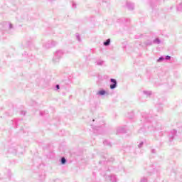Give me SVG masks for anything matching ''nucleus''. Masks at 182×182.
<instances>
[{
  "mask_svg": "<svg viewBox=\"0 0 182 182\" xmlns=\"http://www.w3.org/2000/svg\"><path fill=\"white\" fill-rule=\"evenodd\" d=\"M62 56H63V51L62 50H57L53 58V60L55 63H58V62H59V60H60Z\"/></svg>",
  "mask_w": 182,
  "mask_h": 182,
  "instance_id": "f257e3e1",
  "label": "nucleus"
},
{
  "mask_svg": "<svg viewBox=\"0 0 182 182\" xmlns=\"http://www.w3.org/2000/svg\"><path fill=\"white\" fill-rule=\"evenodd\" d=\"M110 82L111 83H112L110 85V89H116V87H117V81L116 80V79L111 78Z\"/></svg>",
  "mask_w": 182,
  "mask_h": 182,
  "instance_id": "f03ea898",
  "label": "nucleus"
},
{
  "mask_svg": "<svg viewBox=\"0 0 182 182\" xmlns=\"http://www.w3.org/2000/svg\"><path fill=\"white\" fill-rule=\"evenodd\" d=\"M176 134H177L176 130L173 129L172 131H171L169 134V141H171L174 139V136H176Z\"/></svg>",
  "mask_w": 182,
  "mask_h": 182,
  "instance_id": "7ed1b4c3",
  "label": "nucleus"
},
{
  "mask_svg": "<svg viewBox=\"0 0 182 182\" xmlns=\"http://www.w3.org/2000/svg\"><path fill=\"white\" fill-rule=\"evenodd\" d=\"M108 180L111 182H117V178L114 175L109 176Z\"/></svg>",
  "mask_w": 182,
  "mask_h": 182,
  "instance_id": "20e7f679",
  "label": "nucleus"
},
{
  "mask_svg": "<svg viewBox=\"0 0 182 182\" xmlns=\"http://www.w3.org/2000/svg\"><path fill=\"white\" fill-rule=\"evenodd\" d=\"M127 6L128 9H129L130 11H132V9H134V4H133V3H127Z\"/></svg>",
  "mask_w": 182,
  "mask_h": 182,
  "instance_id": "39448f33",
  "label": "nucleus"
},
{
  "mask_svg": "<svg viewBox=\"0 0 182 182\" xmlns=\"http://www.w3.org/2000/svg\"><path fill=\"white\" fill-rule=\"evenodd\" d=\"M97 95H98L99 96H104V95H106V91H105L104 90L98 91L97 92Z\"/></svg>",
  "mask_w": 182,
  "mask_h": 182,
  "instance_id": "423d86ee",
  "label": "nucleus"
},
{
  "mask_svg": "<svg viewBox=\"0 0 182 182\" xmlns=\"http://www.w3.org/2000/svg\"><path fill=\"white\" fill-rule=\"evenodd\" d=\"M117 134H119V133H126V130L123 128H119L117 131Z\"/></svg>",
  "mask_w": 182,
  "mask_h": 182,
  "instance_id": "0eeeda50",
  "label": "nucleus"
},
{
  "mask_svg": "<svg viewBox=\"0 0 182 182\" xmlns=\"http://www.w3.org/2000/svg\"><path fill=\"white\" fill-rule=\"evenodd\" d=\"M110 45V38H108L104 42V46H109Z\"/></svg>",
  "mask_w": 182,
  "mask_h": 182,
  "instance_id": "6e6552de",
  "label": "nucleus"
},
{
  "mask_svg": "<svg viewBox=\"0 0 182 182\" xmlns=\"http://www.w3.org/2000/svg\"><path fill=\"white\" fill-rule=\"evenodd\" d=\"M103 60H99L96 62V64L98 65V66H102L103 65Z\"/></svg>",
  "mask_w": 182,
  "mask_h": 182,
  "instance_id": "1a4fd4ad",
  "label": "nucleus"
},
{
  "mask_svg": "<svg viewBox=\"0 0 182 182\" xmlns=\"http://www.w3.org/2000/svg\"><path fill=\"white\" fill-rule=\"evenodd\" d=\"M103 144L105 146H112V144H110V142H109L108 141H104Z\"/></svg>",
  "mask_w": 182,
  "mask_h": 182,
  "instance_id": "9d476101",
  "label": "nucleus"
},
{
  "mask_svg": "<svg viewBox=\"0 0 182 182\" xmlns=\"http://www.w3.org/2000/svg\"><path fill=\"white\" fill-rule=\"evenodd\" d=\"M154 43H157L158 45L161 43L160 39L156 38L154 40Z\"/></svg>",
  "mask_w": 182,
  "mask_h": 182,
  "instance_id": "9b49d317",
  "label": "nucleus"
},
{
  "mask_svg": "<svg viewBox=\"0 0 182 182\" xmlns=\"http://www.w3.org/2000/svg\"><path fill=\"white\" fill-rule=\"evenodd\" d=\"M144 95H146V96H150L151 95V91H144Z\"/></svg>",
  "mask_w": 182,
  "mask_h": 182,
  "instance_id": "f8f14e48",
  "label": "nucleus"
},
{
  "mask_svg": "<svg viewBox=\"0 0 182 182\" xmlns=\"http://www.w3.org/2000/svg\"><path fill=\"white\" fill-rule=\"evenodd\" d=\"M66 159L65 157L61 158V164H65Z\"/></svg>",
  "mask_w": 182,
  "mask_h": 182,
  "instance_id": "ddd939ff",
  "label": "nucleus"
},
{
  "mask_svg": "<svg viewBox=\"0 0 182 182\" xmlns=\"http://www.w3.org/2000/svg\"><path fill=\"white\" fill-rule=\"evenodd\" d=\"M162 60H164V57L161 56L158 60L157 62H162Z\"/></svg>",
  "mask_w": 182,
  "mask_h": 182,
  "instance_id": "4468645a",
  "label": "nucleus"
},
{
  "mask_svg": "<svg viewBox=\"0 0 182 182\" xmlns=\"http://www.w3.org/2000/svg\"><path fill=\"white\" fill-rule=\"evenodd\" d=\"M76 38L79 42H80L82 40L80 39V36L79 34H76Z\"/></svg>",
  "mask_w": 182,
  "mask_h": 182,
  "instance_id": "2eb2a0df",
  "label": "nucleus"
},
{
  "mask_svg": "<svg viewBox=\"0 0 182 182\" xmlns=\"http://www.w3.org/2000/svg\"><path fill=\"white\" fill-rule=\"evenodd\" d=\"M170 59H171V57L169 56V55H166V56L165 57V60H170Z\"/></svg>",
  "mask_w": 182,
  "mask_h": 182,
  "instance_id": "dca6fc26",
  "label": "nucleus"
},
{
  "mask_svg": "<svg viewBox=\"0 0 182 182\" xmlns=\"http://www.w3.org/2000/svg\"><path fill=\"white\" fill-rule=\"evenodd\" d=\"M143 142H140L139 144L138 145L139 149H141V147H143Z\"/></svg>",
  "mask_w": 182,
  "mask_h": 182,
  "instance_id": "f3484780",
  "label": "nucleus"
},
{
  "mask_svg": "<svg viewBox=\"0 0 182 182\" xmlns=\"http://www.w3.org/2000/svg\"><path fill=\"white\" fill-rule=\"evenodd\" d=\"M141 182H147V179L146 178H142Z\"/></svg>",
  "mask_w": 182,
  "mask_h": 182,
  "instance_id": "a211bd4d",
  "label": "nucleus"
},
{
  "mask_svg": "<svg viewBox=\"0 0 182 182\" xmlns=\"http://www.w3.org/2000/svg\"><path fill=\"white\" fill-rule=\"evenodd\" d=\"M58 43H56L55 41H52L51 43V46H55V45H56Z\"/></svg>",
  "mask_w": 182,
  "mask_h": 182,
  "instance_id": "6ab92c4d",
  "label": "nucleus"
},
{
  "mask_svg": "<svg viewBox=\"0 0 182 182\" xmlns=\"http://www.w3.org/2000/svg\"><path fill=\"white\" fill-rule=\"evenodd\" d=\"M21 114H23V116H25L26 114V112L25 111H21Z\"/></svg>",
  "mask_w": 182,
  "mask_h": 182,
  "instance_id": "aec40b11",
  "label": "nucleus"
},
{
  "mask_svg": "<svg viewBox=\"0 0 182 182\" xmlns=\"http://www.w3.org/2000/svg\"><path fill=\"white\" fill-rule=\"evenodd\" d=\"M73 9L76 8V4H75V2H73Z\"/></svg>",
  "mask_w": 182,
  "mask_h": 182,
  "instance_id": "412c9836",
  "label": "nucleus"
},
{
  "mask_svg": "<svg viewBox=\"0 0 182 182\" xmlns=\"http://www.w3.org/2000/svg\"><path fill=\"white\" fill-rule=\"evenodd\" d=\"M55 89H56L57 90L60 89V86H59V85H56V86H55Z\"/></svg>",
  "mask_w": 182,
  "mask_h": 182,
  "instance_id": "4be33fe9",
  "label": "nucleus"
},
{
  "mask_svg": "<svg viewBox=\"0 0 182 182\" xmlns=\"http://www.w3.org/2000/svg\"><path fill=\"white\" fill-rule=\"evenodd\" d=\"M9 28L12 29V24H9Z\"/></svg>",
  "mask_w": 182,
  "mask_h": 182,
  "instance_id": "5701e85b",
  "label": "nucleus"
},
{
  "mask_svg": "<svg viewBox=\"0 0 182 182\" xmlns=\"http://www.w3.org/2000/svg\"><path fill=\"white\" fill-rule=\"evenodd\" d=\"M152 153H156V150L153 149Z\"/></svg>",
  "mask_w": 182,
  "mask_h": 182,
  "instance_id": "b1692460",
  "label": "nucleus"
}]
</instances>
